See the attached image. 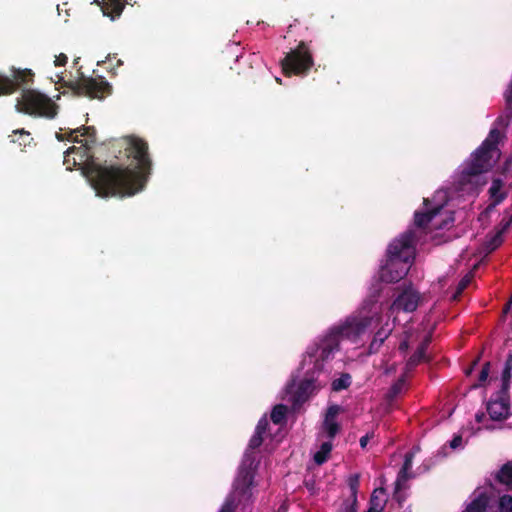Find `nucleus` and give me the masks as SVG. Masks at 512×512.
Returning a JSON list of instances; mask_svg holds the SVG:
<instances>
[{"instance_id":"4","label":"nucleus","mask_w":512,"mask_h":512,"mask_svg":"<svg viewBox=\"0 0 512 512\" xmlns=\"http://www.w3.org/2000/svg\"><path fill=\"white\" fill-rule=\"evenodd\" d=\"M419 238V233L409 228L390 243L387 249L388 262L381 270L383 281L398 282L408 273L409 266L415 259V246Z\"/></svg>"},{"instance_id":"14","label":"nucleus","mask_w":512,"mask_h":512,"mask_svg":"<svg viewBox=\"0 0 512 512\" xmlns=\"http://www.w3.org/2000/svg\"><path fill=\"white\" fill-rule=\"evenodd\" d=\"M494 480L505 486L507 491L512 490V460L507 461L500 467L494 475Z\"/></svg>"},{"instance_id":"10","label":"nucleus","mask_w":512,"mask_h":512,"mask_svg":"<svg viewBox=\"0 0 512 512\" xmlns=\"http://www.w3.org/2000/svg\"><path fill=\"white\" fill-rule=\"evenodd\" d=\"M424 211H416L414 213V226L418 229L425 230L429 223L438 215L443 209L442 205H437L429 208V199H424Z\"/></svg>"},{"instance_id":"47","label":"nucleus","mask_w":512,"mask_h":512,"mask_svg":"<svg viewBox=\"0 0 512 512\" xmlns=\"http://www.w3.org/2000/svg\"><path fill=\"white\" fill-rule=\"evenodd\" d=\"M504 367L508 368V369H512V353L508 354Z\"/></svg>"},{"instance_id":"13","label":"nucleus","mask_w":512,"mask_h":512,"mask_svg":"<svg viewBox=\"0 0 512 512\" xmlns=\"http://www.w3.org/2000/svg\"><path fill=\"white\" fill-rule=\"evenodd\" d=\"M94 3L100 5L98 0H94ZM127 3L128 0H102L101 10L105 16L110 17L111 20H115L122 14Z\"/></svg>"},{"instance_id":"28","label":"nucleus","mask_w":512,"mask_h":512,"mask_svg":"<svg viewBox=\"0 0 512 512\" xmlns=\"http://www.w3.org/2000/svg\"><path fill=\"white\" fill-rule=\"evenodd\" d=\"M502 187H503V182L501 179H499V178L493 179L492 184L488 191L492 201L495 200V198H497L500 193H502L501 192Z\"/></svg>"},{"instance_id":"8","label":"nucleus","mask_w":512,"mask_h":512,"mask_svg":"<svg viewBox=\"0 0 512 512\" xmlns=\"http://www.w3.org/2000/svg\"><path fill=\"white\" fill-rule=\"evenodd\" d=\"M486 410L491 420H506L510 415V395H502L500 391H497L495 397H491L487 402Z\"/></svg>"},{"instance_id":"34","label":"nucleus","mask_w":512,"mask_h":512,"mask_svg":"<svg viewBox=\"0 0 512 512\" xmlns=\"http://www.w3.org/2000/svg\"><path fill=\"white\" fill-rule=\"evenodd\" d=\"M469 283H470V278L468 276L463 277L459 281V283L456 287V291H455L453 298L456 299L458 296H460L463 293V291L467 288Z\"/></svg>"},{"instance_id":"27","label":"nucleus","mask_w":512,"mask_h":512,"mask_svg":"<svg viewBox=\"0 0 512 512\" xmlns=\"http://www.w3.org/2000/svg\"><path fill=\"white\" fill-rule=\"evenodd\" d=\"M511 371L512 369L505 368L502 371V385L500 388V394L505 395L509 394L510 389V380H511Z\"/></svg>"},{"instance_id":"50","label":"nucleus","mask_w":512,"mask_h":512,"mask_svg":"<svg viewBox=\"0 0 512 512\" xmlns=\"http://www.w3.org/2000/svg\"><path fill=\"white\" fill-rule=\"evenodd\" d=\"M479 361V358L475 359L473 362H472V365L469 369L466 370V375H470L474 369V367L477 365Z\"/></svg>"},{"instance_id":"9","label":"nucleus","mask_w":512,"mask_h":512,"mask_svg":"<svg viewBox=\"0 0 512 512\" xmlns=\"http://www.w3.org/2000/svg\"><path fill=\"white\" fill-rule=\"evenodd\" d=\"M419 294L411 289L402 291L393 301L391 308L404 312H413L419 305Z\"/></svg>"},{"instance_id":"15","label":"nucleus","mask_w":512,"mask_h":512,"mask_svg":"<svg viewBox=\"0 0 512 512\" xmlns=\"http://www.w3.org/2000/svg\"><path fill=\"white\" fill-rule=\"evenodd\" d=\"M386 496V490L382 487L376 488L373 490L370 500H369V506L373 507L374 511L382 512L385 508L387 499Z\"/></svg>"},{"instance_id":"52","label":"nucleus","mask_w":512,"mask_h":512,"mask_svg":"<svg viewBox=\"0 0 512 512\" xmlns=\"http://www.w3.org/2000/svg\"><path fill=\"white\" fill-rule=\"evenodd\" d=\"M56 138L59 140V141H63L64 140V136L60 133H56Z\"/></svg>"},{"instance_id":"43","label":"nucleus","mask_w":512,"mask_h":512,"mask_svg":"<svg viewBox=\"0 0 512 512\" xmlns=\"http://www.w3.org/2000/svg\"><path fill=\"white\" fill-rule=\"evenodd\" d=\"M68 61V57L64 53H60L55 57V66H65Z\"/></svg>"},{"instance_id":"45","label":"nucleus","mask_w":512,"mask_h":512,"mask_svg":"<svg viewBox=\"0 0 512 512\" xmlns=\"http://www.w3.org/2000/svg\"><path fill=\"white\" fill-rule=\"evenodd\" d=\"M507 105L512 109V83L509 85V89L506 94Z\"/></svg>"},{"instance_id":"33","label":"nucleus","mask_w":512,"mask_h":512,"mask_svg":"<svg viewBox=\"0 0 512 512\" xmlns=\"http://www.w3.org/2000/svg\"><path fill=\"white\" fill-rule=\"evenodd\" d=\"M502 234L501 232H498L490 239V241L487 244V249L491 252L494 251L496 248H498L502 244Z\"/></svg>"},{"instance_id":"46","label":"nucleus","mask_w":512,"mask_h":512,"mask_svg":"<svg viewBox=\"0 0 512 512\" xmlns=\"http://www.w3.org/2000/svg\"><path fill=\"white\" fill-rule=\"evenodd\" d=\"M369 439H370V436L368 434H366L360 438L359 442H360L361 448H365L367 446Z\"/></svg>"},{"instance_id":"38","label":"nucleus","mask_w":512,"mask_h":512,"mask_svg":"<svg viewBox=\"0 0 512 512\" xmlns=\"http://www.w3.org/2000/svg\"><path fill=\"white\" fill-rule=\"evenodd\" d=\"M506 198V193H500L498 195L497 198H495V200H493L486 208L485 212L486 213H489L490 211H492L497 205H499L500 203H502Z\"/></svg>"},{"instance_id":"31","label":"nucleus","mask_w":512,"mask_h":512,"mask_svg":"<svg viewBox=\"0 0 512 512\" xmlns=\"http://www.w3.org/2000/svg\"><path fill=\"white\" fill-rule=\"evenodd\" d=\"M237 508V502L233 496H229L224 501L219 512H235Z\"/></svg>"},{"instance_id":"11","label":"nucleus","mask_w":512,"mask_h":512,"mask_svg":"<svg viewBox=\"0 0 512 512\" xmlns=\"http://www.w3.org/2000/svg\"><path fill=\"white\" fill-rule=\"evenodd\" d=\"M33 76L34 74L31 72V70H25L16 76V82L6 77H0V95L13 93L16 91L18 84H27L28 82H31Z\"/></svg>"},{"instance_id":"6","label":"nucleus","mask_w":512,"mask_h":512,"mask_svg":"<svg viewBox=\"0 0 512 512\" xmlns=\"http://www.w3.org/2000/svg\"><path fill=\"white\" fill-rule=\"evenodd\" d=\"M313 65L312 53L304 41H301L295 49L286 53L285 57L281 60V67L285 76H305Z\"/></svg>"},{"instance_id":"21","label":"nucleus","mask_w":512,"mask_h":512,"mask_svg":"<svg viewBox=\"0 0 512 512\" xmlns=\"http://www.w3.org/2000/svg\"><path fill=\"white\" fill-rule=\"evenodd\" d=\"M287 411V406L283 404L275 405L270 414L271 421L276 425L282 424L285 420Z\"/></svg>"},{"instance_id":"35","label":"nucleus","mask_w":512,"mask_h":512,"mask_svg":"<svg viewBox=\"0 0 512 512\" xmlns=\"http://www.w3.org/2000/svg\"><path fill=\"white\" fill-rule=\"evenodd\" d=\"M341 408L339 405H331L328 407L327 411H326V414H325V419L324 420H336V417L337 415L339 414Z\"/></svg>"},{"instance_id":"17","label":"nucleus","mask_w":512,"mask_h":512,"mask_svg":"<svg viewBox=\"0 0 512 512\" xmlns=\"http://www.w3.org/2000/svg\"><path fill=\"white\" fill-rule=\"evenodd\" d=\"M333 445L331 441L323 442L320 449L314 454V462L317 465H323L329 458Z\"/></svg>"},{"instance_id":"1","label":"nucleus","mask_w":512,"mask_h":512,"mask_svg":"<svg viewBox=\"0 0 512 512\" xmlns=\"http://www.w3.org/2000/svg\"><path fill=\"white\" fill-rule=\"evenodd\" d=\"M381 314L377 307V295L364 300L357 315L351 316L339 326H335L318 342L307 348L303 364H313V369L305 373L296 390L291 395L292 407L296 409L306 402L309 397L325 387L328 377L321 378L324 362L333 358V353L339 350L342 338L355 340L362 335L373 322H379Z\"/></svg>"},{"instance_id":"20","label":"nucleus","mask_w":512,"mask_h":512,"mask_svg":"<svg viewBox=\"0 0 512 512\" xmlns=\"http://www.w3.org/2000/svg\"><path fill=\"white\" fill-rule=\"evenodd\" d=\"M388 335H389V332H386L383 329L378 330L375 333L371 343L369 344V353L370 354L377 353L379 348L384 343L385 339L388 337Z\"/></svg>"},{"instance_id":"22","label":"nucleus","mask_w":512,"mask_h":512,"mask_svg":"<svg viewBox=\"0 0 512 512\" xmlns=\"http://www.w3.org/2000/svg\"><path fill=\"white\" fill-rule=\"evenodd\" d=\"M11 137V142L18 143L19 146H26L33 139L30 137V133L25 131L24 129H17L13 131V135Z\"/></svg>"},{"instance_id":"18","label":"nucleus","mask_w":512,"mask_h":512,"mask_svg":"<svg viewBox=\"0 0 512 512\" xmlns=\"http://www.w3.org/2000/svg\"><path fill=\"white\" fill-rule=\"evenodd\" d=\"M487 505V497L484 494H481L472 500L463 512H485Z\"/></svg>"},{"instance_id":"16","label":"nucleus","mask_w":512,"mask_h":512,"mask_svg":"<svg viewBox=\"0 0 512 512\" xmlns=\"http://www.w3.org/2000/svg\"><path fill=\"white\" fill-rule=\"evenodd\" d=\"M422 362H430V358L426 355V352L417 348L407 360L405 369L407 372H411Z\"/></svg>"},{"instance_id":"30","label":"nucleus","mask_w":512,"mask_h":512,"mask_svg":"<svg viewBox=\"0 0 512 512\" xmlns=\"http://www.w3.org/2000/svg\"><path fill=\"white\" fill-rule=\"evenodd\" d=\"M500 512H512V496L503 495L499 500Z\"/></svg>"},{"instance_id":"48","label":"nucleus","mask_w":512,"mask_h":512,"mask_svg":"<svg viewBox=\"0 0 512 512\" xmlns=\"http://www.w3.org/2000/svg\"><path fill=\"white\" fill-rule=\"evenodd\" d=\"M485 419V413L484 412H478L475 415V420L477 423H481Z\"/></svg>"},{"instance_id":"40","label":"nucleus","mask_w":512,"mask_h":512,"mask_svg":"<svg viewBox=\"0 0 512 512\" xmlns=\"http://www.w3.org/2000/svg\"><path fill=\"white\" fill-rule=\"evenodd\" d=\"M431 342H432V334L429 333L423 338V340L421 341V343L418 345L417 348L426 352L429 345L431 344Z\"/></svg>"},{"instance_id":"51","label":"nucleus","mask_w":512,"mask_h":512,"mask_svg":"<svg viewBox=\"0 0 512 512\" xmlns=\"http://www.w3.org/2000/svg\"><path fill=\"white\" fill-rule=\"evenodd\" d=\"M408 348H409L408 341H403L399 345V350L402 351V352L406 351Z\"/></svg>"},{"instance_id":"25","label":"nucleus","mask_w":512,"mask_h":512,"mask_svg":"<svg viewBox=\"0 0 512 512\" xmlns=\"http://www.w3.org/2000/svg\"><path fill=\"white\" fill-rule=\"evenodd\" d=\"M80 133L81 136L87 137L91 142H95L96 129L93 126H81L70 131V135Z\"/></svg>"},{"instance_id":"49","label":"nucleus","mask_w":512,"mask_h":512,"mask_svg":"<svg viewBox=\"0 0 512 512\" xmlns=\"http://www.w3.org/2000/svg\"><path fill=\"white\" fill-rule=\"evenodd\" d=\"M511 304H512V295H511L510 300L503 307L504 314L508 313V311L510 310Z\"/></svg>"},{"instance_id":"19","label":"nucleus","mask_w":512,"mask_h":512,"mask_svg":"<svg viewBox=\"0 0 512 512\" xmlns=\"http://www.w3.org/2000/svg\"><path fill=\"white\" fill-rule=\"evenodd\" d=\"M352 383V377L349 373H342L337 379H334L331 383V389L334 392H339L348 389Z\"/></svg>"},{"instance_id":"44","label":"nucleus","mask_w":512,"mask_h":512,"mask_svg":"<svg viewBox=\"0 0 512 512\" xmlns=\"http://www.w3.org/2000/svg\"><path fill=\"white\" fill-rule=\"evenodd\" d=\"M462 444V436L461 435H455L452 440L450 441V447L453 449L458 448Z\"/></svg>"},{"instance_id":"5","label":"nucleus","mask_w":512,"mask_h":512,"mask_svg":"<svg viewBox=\"0 0 512 512\" xmlns=\"http://www.w3.org/2000/svg\"><path fill=\"white\" fill-rule=\"evenodd\" d=\"M16 108L19 112L53 119L58 113V105L47 95L36 90L24 89L18 99Z\"/></svg>"},{"instance_id":"39","label":"nucleus","mask_w":512,"mask_h":512,"mask_svg":"<svg viewBox=\"0 0 512 512\" xmlns=\"http://www.w3.org/2000/svg\"><path fill=\"white\" fill-rule=\"evenodd\" d=\"M242 484H243V489H242V493H246V491L250 488V486L253 484V476L247 472L243 478H242Z\"/></svg>"},{"instance_id":"7","label":"nucleus","mask_w":512,"mask_h":512,"mask_svg":"<svg viewBox=\"0 0 512 512\" xmlns=\"http://www.w3.org/2000/svg\"><path fill=\"white\" fill-rule=\"evenodd\" d=\"M68 87H70L76 95L86 96L91 99L102 100L112 93V86L104 77L93 78L82 76L77 81L70 82Z\"/></svg>"},{"instance_id":"3","label":"nucleus","mask_w":512,"mask_h":512,"mask_svg":"<svg viewBox=\"0 0 512 512\" xmlns=\"http://www.w3.org/2000/svg\"><path fill=\"white\" fill-rule=\"evenodd\" d=\"M501 137L498 129H491L486 139L463 163L455 182L458 191L478 194L479 189L487 183L484 174L494 167L501 156L498 147Z\"/></svg>"},{"instance_id":"12","label":"nucleus","mask_w":512,"mask_h":512,"mask_svg":"<svg viewBox=\"0 0 512 512\" xmlns=\"http://www.w3.org/2000/svg\"><path fill=\"white\" fill-rule=\"evenodd\" d=\"M414 456H415V452L413 450H411L405 454L404 463L397 475V479L395 481L394 495H395V498H397L398 502H400V499L397 496V494L402 489L403 483H405L407 480L412 478V474L409 473V470L412 468Z\"/></svg>"},{"instance_id":"42","label":"nucleus","mask_w":512,"mask_h":512,"mask_svg":"<svg viewBox=\"0 0 512 512\" xmlns=\"http://www.w3.org/2000/svg\"><path fill=\"white\" fill-rule=\"evenodd\" d=\"M351 503H345L343 512H357L358 501L355 498H351Z\"/></svg>"},{"instance_id":"23","label":"nucleus","mask_w":512,"mask_h":512,"mask_svg":"<svg viewBox=\"0 0 512 512\" xmlns=\"http://www.w3.org/2000/svg\"><path fill=\"white\" fill-rule=\"evenodd\" d=\"M323 429L331 441L339 433L341 426L336 420H324Z\"/></svg>"},{"instance_id":"32","label":"nucleus","mask_w":512,"mask_h":512,"mask_svg":"<svg viewBox=\"0 0 512 512\" xmlns=\"http://www.w3.org/2000/svg\"><path fill=\"white\" fill-rule=\"evenodd\" d=\"M264 440V435L258 434L257 432H254L252 437L249 440L248 448L251 450L259 448Z\"/></svg>"},{"instance_id":"37","label":"nucleus","mask_w":512,"mask_h":512,"mask_svg":"<svg viewBox=\"0 0 512 512\" xmlns=\"http://www.w3.org/2000/svg\"><path fill=\"white\" fill-rule=\"evenodd\" d=\"M268 427H269V422L265 417H263L258 421L256 428H255V432H257L258 434L264 435L267 432Z\"/></svg>"},{"instance_id":"26","label":"nucleus","mask_w":512,"mask_h":512,"mask_svg":"<svg viewBox=\"0 0 512 512\" xmlns=\"http://www.w3.org/2000/svg\"><path fill=\"white\" fill-rule=\"evenodd\" d=\"M511 225H512V207H509V208L505 209V211L503 213V218L500 221V224H499L500 229L498 230V232H501V234L505 233L510 228Z\"/></svg>"},{"instance_id":"53","label":"nucleus","mask_w":512,"mask_h":512,"mask_svg":"<svg viewBox=\"0 0 512 512\" xmlns=\"http://www.w3.org/2000/svg\"><path fill=\"white\" fill-rule=\"evenodd\" d=\"M365 512H379V511H374L373 507L369 506V508Z\"/></svg>"},{"instance_id":"24","label":"nucleus","mask_w":512,"mask_h":512,"mask_svg":"<svg viewBox=\"0 0 512 512\" xmlns=\"http://www.w3.org/2000/svg\"><path fill=\"white\" fill-rule=\"evenodd\" d=\"M490 367L491 364L488 361L483 364L481 371L478 375V381L471 385V389H477L485 385L490 373Z\"/></svg>"},{"instance_id":"36","label":"nucleus","mask_w":512,"mask_h":512,"mask_svg":"<svg viewBox=\"0 0 512 512\" xmlns=\"http://www.w3.org/2000/svg\"><path fill=\"white\" fill-rule=\"evenodd\" d=\"M74 153H80L81 154V157L84 156V149L82 147H75V146H72V147H69L66 151H65V156H64V164H69L70 162V155L71 154H74Z\"/></svg>"},{"instance_id":"41","label":"nucleus","mask_w":512,"mask_h":512,"mask_svg":"<svg viewBox=\"0 0 512 512\" xmlns=\"http://www.w3.org/2000/svg\"><path fill=\"white\" fill-rule=\"evenodd\" d=\"M404 378H400L396 383H394L391 388H390V393L392 395H397L398 393H400L401 389H402V386L404 384Z\"/></svg>"},{"instance_id":"2","label":"nucleus","mask_w":512,"mask_h":512,"mask_svg":"<svg viewBox=\"0 0 512 512\" xmlns=\"http://www.w3.org/2000/svg\"><path fill=\"white\" fill-rule=\"evenodd\" d=\"M125 152L136 165L134 168L122 165H102L92 162L86 176L100 197H129L140 192L151 173L152 162L148 144L143 139L130 136L124 139Z\"/></svg>"},{"instance_id":"29","label":"nucleus","mask_w":512,"mask_h":512,"mask_svg":"<svg viewBox=\"0 0 512 512\" xmlns=\"http://www.w3.org/2000/svg\"><path fill=\"white\" fill-rule=\"evenodd\" d=\"M359 482H360L359 474H353L349 477L348 486L351 491V498L357 499Z\"/></svg>"}]
</instances>
